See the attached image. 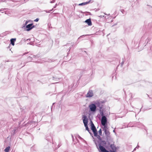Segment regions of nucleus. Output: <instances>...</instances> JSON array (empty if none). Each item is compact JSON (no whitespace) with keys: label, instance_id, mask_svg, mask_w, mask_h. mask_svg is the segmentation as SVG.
<instances>
[{"label":"nucleus","instance_id":"nucleus-1","mask_svg":"<svg viewBox=\"0 0 152 152\" xmlns=\"http://www.w3.org/2000/svg\"><path fill=\"white\" fill-rule=\"evenodd\" d=\"M82 119L83 120V123L86 127V130H87L88 131H90V130H89L88 126V119L87 118V116L85 115H83L82 117Z\"/></svg>","mask_w":152,"mask_h":152},{"label":"nucleus","instance_id":"nucleus-2","mask_svg":"<svg viewBox=\"0 0 152 152\" xmlns=\"http://www.w3.org/2000/svg\"><path fill=\"white\" fill-rule=\"evenodd\" d=\"M107 119L105 116L102 117L101 120V124L102 126H104L105 124H107Z\"/></svg>","mask_w":152,"mask_h":152},{"label":"nucleus","instance_id":"nucleus-3","mask_svg":"<svg viewBox=\"0 0 152 152\" xmlns=\"http://www.w3.org/2000/svg\"><path fill=\"white\" fill-rule=\"evenodd\" d=\"M90 110L92 112H95L96 110V107L95 104H91L89 105Z\"/></svg>","mask_w":152,"mask_h":152},{"label":"nucleus","instance_id":"nucleus-4","mask_svg":"<svg viewBox=\"0 0 152 152\" xmlns=\"http://www.w3.org/2000/svg\"><path fill=\"white\" fill-rule=\"evenodd\" d=\"M99 150L102 152H109V151L106 150L103 146L101 145V143L99 144L98 145Z\"/></svg>","mask_w":152,"mask_h":152},{"label":"nucleus","instance_id":"nucleus-5","mask_svg":"<svg viewBox=\"0 0 152 152\" xmlns=\"http://www.w3.org/2000/svg\"><path fill=\"white\" fill-rule=\"evenodd\" d=\"M33 24H29L26 26V28L27 29L26 30V31H28L30 30L34 27V26H32Z\"/></svg>","mask_w":152,"mask_h":152},{"label":"nucleus","instance_id":"nucleus-6","mask_svg":"<svg viewBox=\"0 0 152 152\" xmlns=\"http://www.w3.org/2000/svg\"><path fill=\"white\" fill-rule=\"evenodd\" d=\"M104 131L105 134L106 135L107 139V140H108L110 138V133L109 131L107 129H105V130Z\"/></svg>","mask_w":152,"mask_h":152},{"label":"nucleus","instance_id":"nucleus-7","mask_svg":"<svg viewBox=\"0 0 152 152\" xmlns=\"http://www.w3.org/2000/svg\"><path fill=\"white\" fill-rule=\"evenodd\" d=\"M93 96V91L91 90H89L87 94L86 97H92Z\"/></svg>","mask_w":152,"mask_h":152},{"label":"nucleus","instance_id":"nucleus-8","mask_svg":"<svg viewBox=\"0 0 152 152\" xmlns=\"http://www.w3.org/2000/svg\"><path fill=\"white\" fill-rule=\"evenodd\" d=\"M91 129L93 131H96L97 130L94 124L93 123V122L91 121Z\"/></svg>","mask_w":152,"mask_h":152},{"label":"nucleus","instance_id":"nucleus-9","mask_svg":"<svg viewBox=\"0 0 152 152\" xmlns=\"http://www.w3.org/2000/svg\"><path fill=\"white\" fill-rule=\"evenodd\" d=\"M85 22L87 23V24L89 26H91L92 25V23L90 19H89L86 20Z\"/></svg>","mask_w":152,"mask_h":152},{"label":"nucleus","instance_id":"nucleus-10","mask_svg":"<svg viewBox=\"0 0 152 152\" xmlns=\"http://www.w3.org/2000/svg\"><path fill=\"white\" fill-rule=\"evenodd\" d=\"M90 1H91V0H90L88 1L84 2L82 3L79 4H78V5L79 6H83V5H86L87 4H89V3H90Z\"/></svg>","mask_w":152,"mask_h":152},{"label":"nucleus","instance_id":"nucleus-11","mask_svg":"<svg viewBox=\"0 0 152 152\" xmlns=\"http://www.w3.org/2000/svg\"><path fill=\"white\" fill-rule=\"evenodd\" d=\"M16 39L15 38H12L10 40L11 44L13 46L15 45V41Z\"/></svg>","mask_w":152,"mask_h":152},{"label":"nucleus","instance_id":"nucleus-12","mask_svg":"<svg viewBox=\"0 0 152 152\" xmlns=\"http://www.w3.org/2000/svg\"><path fill=\"white\" fill-rule=\"evenodd\" d=\"M74 44L73 43H68L66 44V46H68L69 47V49H68L69 50V52L70 51L71 48L72 47V46Z\"/></svg>","mask_w":152,"mask_h":152},{"label":"nucleus","instance_id":"nucleus-13","mask_svg":"<svg viewBox=\"0 0 152 152\" xmlns=\"http://www.w3.org/2000/svg\"><path fill=\"white\" fill-rule=\"evenodd\" d=\"M99 143V144L101 143V145H104L106 144V142L105 141L103 140H101V141Z\"/></svg>","mask_w":152,"mask_h":152},{"label":"nucleus","instance_id":"nucleus-14","mask_svg":"<svg viewBox=\"0 0 152 152\" xmlns=\"http://www.w3.org/2000/svg\"><path fill=\"white\" fill-rule=\"evenodd\" d=\"M111 148L113 150V151H116V149L115 146L113 144H111L110 145Z\"/></svg>","mask_w":152,"mask_h":152},{"label":"nucleus","instance_id":"nucleus-15","mask_svg":"<svg viewBox=\"0 0 152 152\" xmlns=\"http://www.w3.org/2000/svg\"><path fill=\"white\" fill-rule=\"evenodd\" d=\"M10 146H8L5 148L4 151L5 152H8L10 149Z\"/></svg>","mask_w":152,"mask_h":152},{"label":"nucleus","instance_id":"nucleus-16","mask_svg":"<svg viewBox=\"0 0 152 152\" xmlns=\"http://www.w3.org/2000/svg\"><path fill=\"white\" fill-rule=\"evenodd\" d=\"M104 126L103 128V131H104L105 129H107V124H105L104 126Z\"/></svg>","mask_w":152,"mask_h":152},{"label":"nucleus","instance_id":"nucleus-17","mask_svg":"<svg viewBox=\"0 0 152 152\" xmlns=\"http://www.w3.org/2000/svg\"><path fill=\"white\" fill-rule=\"evenodd\" d=\"M93 133H94V136H95L96 137H97L98 135H97V130L96 131H93Z\"/></svg>","mask_w":152,"mask_h":152},{"label":"nucleus","instance_id":"nucleus-18","mask_svg":"<svg viewBox=\"0 0 152 152\" xmlns=\"http://www.w3.org/2000/svg\"><path fill=\"white\" fill-rule=\"evenodd\" d=\"M97 138H98L99 139V141H98V142L99 143L100 142L101 140H102V138L100 137V135H98L97 137Z\"/></svg>","mask_w":152,"mask_h":152},{"label":"nucleus","instance_id":"nucleus-19","mask_svg":"<svg viewBox=\"0 0 152 152\" xmlns=\"http://www.w3.org/2000/svg\"><path fill=\"white\" fill-rule=\"evenodd\" d=\"M99 134V135H101L102 134V131L101 129H100L98 131Z\"/></svg>","mask_w":152,"mask_h":152},{"label":"nucleus","instance_id":"nucleus-20","mask_svg":"<svg viewBox=\"0 0 152 152\" xmlns=\"http://www.w3.org/2000/svg\"><path fill=\"white\" fill-rule=\"evenodd\" d=\"M92 137H93V139H94V142H95V143L96 146L97 147H98V145H97V142H96V141H95V139H94V138L93 137V136H92Z\"/></svg>","mask_w":152,"mask_h":152},{"label":"nucleus","instance_id":"nucleus-21","mask_svg":"<svg viewBox=\"0 0 152 152\" xmlns=\"http://www.w3.org/2000/svg\"><path fill=\"white\" fill-rule=\"evenodd\" d=\"M7 9L6 8H2L0 10V12L1 11H5Z\"/></svg>","mask_w":152,"mask_h":152},{"label":"nucleus","instance_id":"nucleus-22","mask_svg":"<svg viewBox=\"0 0 152 152\" xmlns=\"http://www.w3.org/2000/svg\"><path fill=\"white\" fill-rule=\"evenodd\" d=\"M53 10V9H52V10H49V11L46 10V11H45V12L46 13H50V12L52 11Z\"/></svg>","mask_w":152,"mask_h":152},{"label":"nucleus","instance_id":"nucleus-23","mask_svg":"<svg viewBox=\"0 0 152 152\" xmlns=\"http://www.w3.org/2000/svg\"><path fill=\"white\" fill-rule=\"evenodd\" d=\"M100 114L102 116V117L103 116H104V113H103L102 112L101 113H100Z\"/></svg>","mask_w":152,"mask_h":152},{"label":"nucleus","instance_id":"nucleus-24","mask_svg":"<svg viewBox=\"0 0 152 152\" xmlns=\"http://www.w3.org/2000/svg\"><path fill=\"white\" fill-rule=\"evenodd\" d=\"M53 61V60L52 59H48V61L49 62H52Z\"/></svg>","mask_w":152,"mask_h":152},{"label":"nucleus","instance_id":"nucleus-25","mask_svg":"<svg viewBox=\"0 0 152 152\" xmlns=\"http://www.w3.org/2000/svg\"><path fill=\"white\" fill-rule=\"evenodd\" d=\"M121 12H122L123 14H124V12H125L124 10H121Z\"/></svg>","mask_w":152,"mask_h":152},{"label":"nucleus","instance_id":"nucleus-26","mask_svg":"<svg viewBox=\"0 0 152 152\" xmlns=\"http://www.w3.org/2000/svg\"><path fill=\"white\" fill-rule=\"evenodd\" d=\"M39 20V19L38 18H37L35 20H34V21H36V22H37L38 21V20Z\"/></svg>","mask_w":152,"mask_h":152},{"label":"nucleus","instance_id":"nucleus-27","mask_svg":"<svg viewBox=\"0 0 152 152\" xmlns=\"http://www.w3.org/2000/svg\"><path fill=\"white\" fill-rule=\"evenodd\" d=\"M78 137L79 139H81V140H82L83 139L80 136L78 135Z\"/></svg>","mask_w":152,"mask_h":152},{"label":"nucleus","instance_id":"nucleus-28","mask_svg":"<svg viewBox=\"0 0 152 152\" xmlns=\"http://www.w3.org/2000/svg\"><path fill=\"white\" fill-rule=\"evenodd\" d=\"M124 63V61H123L121 63V66H123Z\"/></svg>","mask_w":152,"mask_h":152},{"label":"nucleus","instance_id":"nucleus-29","mask_svg":"<svg viewBox=\"0 0 152 152\" xmlns=\"http://www.w3.org/2000/svg\"><path fill=\"white\" fill-rule=\"evenodd\" d=\"M99 17H101V18H103V17H104V15H100L99 16Z\"/></svg>","mask_w":152,"mask_h":152},{"label":"nucleus","instance_id":"nucleus-30","mask_svg":"<svg viewBox=\"0 0 152 152\" xmlns=\"http://www.w3.org/2000/svg\"><path fill=\"white\" fill-rule=\"evenodd\" d=\"M54 2V0H53L52 1H50V3H53Z\"/></svg>","mask_w":152,"mask_h":152},{"label":"nucleus","instance_id":"nucleus-31","mask_svg":"<svg viewBox=\"0 0 152 152\" xmlns=\"http://www.w3.org/2000/svg\"><path fill=\"white\" fill-rule=\"evenodd\" d=\"M88 132H89V133L91 135H92V134L91 132H90V131H88Z\"/></svg>","mask_w":152,"mask_h":152},{"label":"nucleus","instance_id":"nucleus-32","mask_svg":"<svg viewBox=\"0 0 152 152\" xmlns=\"http://www.w3.org/2000/svg\"><path fill=\"white\" fill-rule=\"evenodd\" d=\"M0 1H1V2H5L6 1V0H0Z\"/></svg>","mask_w":152,"mask_h":152},{"label":"nucleus","instance_id":"nucleus-33","mask_svg":"<svg viewBox=\"0 0 152 152\" xmlns=\"http://www.w3.org/2000/svg\"><path fill=\"white\" fill-rule=\"evenodd\" d=\"M28 23V22L27 21H26L25 22V25H26Z\"/></svg>","mask_w":152,"mask_h":152},{"label":"nucleus","instance_id":"nucleus-34","mask_svg":"<svg viewBox=\"0 0 152 152\" xmlns=\"http://www.w3.org/2000/svg\"><path fill=\"white\" fill-rule=\"evenodd\" d=\"M116 151H110V152H115Z\"/></svg>","mask_w":152,"mask_h":152},{"label":"nucleus","instance_id":"nucleus-35","mask_svg":"<svg viewBox=\"0 0 152 152\" xmlns=\"http://www.w3.org/2000/svg\"><path fill=\"white\" fill-rule=\"evenodd\" d=\"M86 35H82V36H80V37H79L78 38V39H79V38H80V37H82V36H86Z\"/></svg>","mask_w":152,"mask_h":152},{"label":"nucleus","instance_id":"nucleus-36","mask_svg":"<svg viewBox=\"0 0 152 152\" xmlns=\"http://www.w3.org/2000/svg\"><path fill=\"white\" fill-rule=\"evenodd\" d=\"M28 53V52H27V53H23V55H25V54H27Z\"/></svg>","mask_w":152,"mask_h":152},{"label":"nucleus","instance_id":"nucleus-37","mask_svg":"<svg viewBox=\"0 0 152 152\" xmlns=\"http://www.w3.org/2000/svg\"><path fill=\"white\" fill-rule=\"evenodd\" d=\"M129 124L128 125H127V127H128L130 126H129Z\"/></svg>","mask_w":152,"mask_h":152},{"label":"nucleus","instance_id":"nucleus-38","mask_svg":"<svg viewBox=\"0 0 152 152\" xmlns=\"http://www.w3.org/2000/svg\"><path fill=\"white\" fill-rule=\"evenodd\" d=\"M57 81H59V79H57V80H56Z\"/></svg>","mask_w":152,"mask_h":152},{"label":"nucleus","instance_id":"nucleus-39","mask_svg":"<svg viewBox=\"0 0 152 152\" xmlns=\"http://www.w3.org/2000/svg\"><path fill=\"white\" fill-rule=\"evenodd\" d=\"M139 145H137V147H136L137 148H139Z\"/></svg>","mask_w":152,"mask_h":152},{"label":"nucleus","instance_id":"nucleus-40","mask_svg":"<svg viewBox=\"0 0 152 152\" xmlns=\"http://www.w3.org/2000/svg\"><path fill=\"white\" fill-rule=\"evenodd\" d=\"M136 148H135L134 149V150L133 151H135V150H136Z\"/></svg>","mask_w":152,"mask_h":152},{"label":"nucleus","instance_id":"nucleus-41","mask_svg":"<svg viewBox=\"0 0 152 152\" xmlns=\"http://www.w3.org/2000/svg\"><path fill=\"white\" fill-rule=\"evenodd\" d=\"M43 62H42H42H39V63H43Z\"/></svg>","mask_w":152,"mask_h":152},{"label":"nucleus","instance_id":"nucleus-42","mask_svg":"<svg viewBox=\"0 0 152 152\" xmlns=\"http://www.w3.org/2000/svg\"><path fill=\"white\" fill-rule=\"evenodd\" d=\"M74 5L76 6V5H77V4H75Z\"/></svg>","mask_w":152,"mask_h":152},{"label":"nucleus","instance_id":"nucleus-43","mask_svg":"<svg viewBox=\"0 0 152 152\" xmlns=\"http://www.w3.org/2000/svg\"><path fill=\"white\" fill-rule=\"evenodd\" d=\"M113 132H115V130H113Z\"/></svg>","mask_w":152,"mask_h":152},{"label":"nucleus","instance_id":"nucleus-44","mask_svg":"<svg viewBox=\"0 0 152 152\" xmlns=\"http://www.w3.org/2000/svg\"><path fill=\"white\" fill-rule=\"evenodd\" d=\"M55 78L54 77H53V80H55Z\"/></svg>","mask_w":152,"mask_h":152},{"label":"nucleus","instance_id":"nucleus-45","mask_svg":"<svg viewBox=\"0 0 152 152\" xmlns=\"http://www.w3.org/2000/svg\"><path fill=\"white\" fill-rule=\"evenodd\" d=\"M56 7V5L54 7V8H55Z\"/></svg>","mask_w":152,"mask_h":152},{"label":"nucleus","instance_id":"nucleus-46","mask_svg":"<svg viewBox=\"0 0 152 152\" xmlns=\"http://www.w3.org/2000/svg\"><path fill=\"white\" fill-rule=\"evenodd\" d=\"M72 138H73V135H72Z\"/></svg>","mask_w":152,"mask_h":152},{"label":"nucleus","instance_id":"nucleus-47","mask_svg":"<svg viewBox=\"0 0 152 152\" xmlns=\"http://www.w3.org/2000/svg\"><path fill=\"white\" fill-rule=\"evenodd\" d=\"M132 152H133V151H132Z\"/></svg>","mask_w":152,"mask_h":152}]
</instances>
